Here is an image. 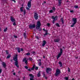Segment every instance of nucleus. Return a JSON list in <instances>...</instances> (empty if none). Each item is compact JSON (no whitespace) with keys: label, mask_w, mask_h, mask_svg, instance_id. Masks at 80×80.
I'll use <instances>...</instances> for the list:
<instances>
[{"label":"nucleus","mask_w":80,"mask_h":80,"mask_svg":"<svg viewBox=\"0 0 80 80\" xmlns=\"http://www.w3.org/2000/svg\"><path fill=\"white\" fill-rule=\"evenodd\" d=\"M30 55V53L29 52H28L26 53L27 55Z\"/></svg>","instance_id":"c9c22d12"},{"label":"nucleus","mask_w":80,"mask_h":80,"mask_svg":"<svg viewBox=\"0 0 80 80\" xmlns=\"http://www.w3.org/2000/svg\"><path fill=\"white\" fill-rule=\"evenodd\" d=\"M32 68H33L35 69V66L33 65Z\"/></svg>","instance_id":"8fccbe9b"},{"label":"nucleus","mask_w":80,"mask_h":80,"mask_svg":"<svg viewBox=\"0 0 80 80\" xmlns=\"http://www.w3.org/2000/svg\"><path fill=\"white\" fill-rule=\"evenodd\" d=\"M36 38L38 40H39V38H38V36H36Z\"/></svg>","instance_id":"a18cd8bd"},{"label":"nucleus","mask_w":80,"mask_h":80,"mask_svg":"<svg viewBox=\"0 0 80 80\" xmlns=\"http://www.w3.org/2000/svg\"><path fill=\"white\" fill-rule=\"evenodd\" d=\"M35 28V24H30L29 26V28L30 29H32Z\"/></svg>","instance_id":"0eeeda50"},{"label":"nucleus","mask_w":80,"mask_h":80,"mask_svg":"<svg viewBox=\"0 0 80 80\" xmlns=\"http://www.w3.org/2000/svg\"><path fill=\"white\" fill-rule=\"evenodd\" d=\"M34 19L36 20L38 19V13H37L35 12L34 13Z\"/></svg>","instance_id":"423d86ee"},{"label":"nucleus","mask_w":80,"mask_h":80,"mask_svg":"<svg viewBox=\"0 0 80 80\" xmlns=\"http://www.w3.org/2000/svg\"><path fill=\"white\" fill-rule=\"evenodd\" d=\"M29 59L30 61H32V60H33V58H29Z\"/></svg>","instance_id":"cd10ccee"},{"label":"nucleus","mask_w":80,"mask_h":80,"mask_svg":"<svg viewBox=\"0 0 80 80\" xmlns=\"http://www.w3.org/2000/svg\"><path fill=\"white\" fill-rule=\"evenodd\" d=\"M21 51H22V52H23V48H21Z\"/></svg>","instance_id":"6e6d98bb"},{"label":"nucleus","mask_w":80,"mask_h":80,"mask_svg":"<svg viewBox=\"0 0 80 80\" xmlns=\"http://www.w3.org/2000/svg\"><path fill=\"white\" fill-rule=\"evenodd\" d=\"M29 76L30 77V80H34L33 78H34V76L32 75V74H29Z\"/></svg>","instance_id":"1a4fd4ad"},{"label":"nucleus","mask_w":80,"mask_h":80,"mask_svg":"<svg viewBox=\"0 0 80 80\" xmlns=\"http://www.w3.org/2000/svg\"><path fill=\"white\" fill-rule=\"evenodd\" d=\"M59 65H60V67H62V62H59Z\"/></svg>","instance_id":"412c9836"},{"label":"nucleus","mask_w":80,"mask_h":80,"mask_svg":"<svg viewBox=\"0 0 80 80\" xmlns=\"http://www.w3.org/2000/svg\"><path fill=\"white\" fill-rule=\"evenodd\" d=\"M10 57H11V56L10 55H8L7 56V59L10 58Z\"/></svg>","instance_id":"bb28decb"},{"label":"nucleus","mask_w":80,"mask_h":80,"mask_svg":"<svg viewBox=\"0 0 80 80\" xmlns=\"http://www.w3.org/2000/svg\"><path fill=\"white\" fill-rule=\"evenodd\" d=\"M44 78H45L46 80H47V77H46V76Z\"/></svg>","instance_id":"13d9d810"},{"label":"nucleus","mask_w":80,"mask_h":80,"mask_svg":"<svg viewBox=\"0 0 80 80\" xmlns=\"http://www.w3.org/2000/svg\"><path fill=\"white\" fill-rule=\"evenodd\" d=\"M68 72H70V68H68Z\"/></svg>","instance_id":"09e8293b"},{"label":"nucleus","mask_w":80,"mask_h":80,"mask_svg":"<svg viewBox=\"0 0 80 80\" xmlns=\"http://www.w3.org/2000/svg\"><path fill=\"white\" fill-rule=\"evenodd\" d=\"M26 9H27V10H30V9L28 7L26 8Z\"/></svg>","instance_id":"bf43d9fd"},{"label":"nucleus","mask_w":80,"mask_h":80,"mask_svg":"<svg viewBox=\"0 0 80 80\" xmlns=\"http://www.w3.org/2000/svg\"><path fill=\"white\" fill-rule=\"evenodd\" d=\"M60 52L58 54V55L57 57V59L58 60L59 58H60V56L62 55V54L63 53V49L62 48H60Z\"/></svg>","instance_id":"20e7f679"},{"label":"nucleus","mask_w":80,"mask_h":80,"mask_svg":"<svg viewBox=\"0 0 80 80\" xmlns=\"http://www.w3.org/2000/svg\"><path fill=\"white\" fill-rule=\"evenodd\" d=\"M11 20L12 22H16L15 19H14V18L12 17H11Z\"/></svg>","instance_id":"ddd939ff"},{"label":"nucleus","mask_w":80,"mask_h":80,"mask_svg":"<svg viewBox=\"0 0 80 80\" xmlns=\"http://www.w3.org/2000/svg\"><path fill=\"white\" fill-rule=\"evenodd\" d=\"M74 8H78V6H77V5H75L74 6Z\"/></svg>","instance_id":"2f4dec72"},{"label":"nucleus","mask_w":80,"mask_h":80,"mask_svg":"<svg viewBox=\"0 0 80 80\" xmlns=\"http://www.w3.org/2000/svg\"><path fill=\"white\" fill-rule=\"evenodd\" d=\"M14 38H18V37H17V36H15V35H14Z\"/></svg>","instance_id":"49530a36"},{"label":"nucleus","mask_w":80,"mask_h":80,"mask_svg":"<svg viewBox=\"0 0 80 80\" xmlns=\"http://www.w3.org/2000/svg\"><path fill=\"white\" fill-rule=\"evenodd\" d=\"M52 71V69L50 68H47L46 69V72L47 73H49L50 72Z\"/></svg>","instance_id":"6e6552de"},{"label":"nucleus","mask_w":80,"mask_h":80,"mask_svg":"<svg viewBox=\"0 0 80 80\" xmlns=\"http://www.w3.org/2000/svg\"><path fill=\"white\" fill-rule=\"evenodd\" d=\"M12 72H14V70H12Z\"/></svg>","instance_id":"338daca9"},{"label":"nucleus","mask_w":80,"mask_h":80,"mask_svg":"<svg viewBox=\"0 0 80 80\" xmlns=\"http://www.w3.org/2000/svg\"><path fill=\"white\" fill-rule=\"evenodd\" d=\"M30 1H29L28 3V8H30L31 7V3L32 0H30Z\"/></svg>","instance_id":"9d476101"},{"label":"nucleus","mask_w":80,"mask_h":80,"mask_svg":"<svg viewBox=\"0 0 80 80\" xmlns=\"http://www.w3.org/2000/svg\"><path fill=\"white\" fill-rule=\"evenodd\" d=\"M72 21H73L74 22L73 23H74V24H76L77 20V18H73Z\"/></svg>","instance_id":"f8f14e48"},{"label":"nucleus","mask_w":80,"mask_h":80,"mask_svg":"<svg viewBox=\"0 0 80 80\" xmlns=\"http://www.w3.org/2000/svg\"><path fill=\"white\" fill-rule=\"evenodd\" d=\"M24 7H22L20 8V10L21 12H22L23 11V8H24Z\"/></svg>","instance_id":"f3484780"},{"label":"nucleus","mask_w":80,"mask_h":80,"mask_svg":"<svg viewBox=\"0 0 80 80\" xmlns=\"http://www.w3.org/2000/svg\"><path fill=\"white\" fill-rule=\"evenodd\" d=\"M42 28H39V31L40 32V31H42Z\"/></svg>","instance_id":"de8ad7c7"},{"label":"nucleus","mask_w":80,"mask_h":80,"mask_svg":"<svg viewBox=\"0 0 80 80\" xmlns=\"http://www.w3.org/2000/svg\"><path fill=\"white\" fill-rule=\"evenodd\" d=\"M34 69L33 68H31V70H34Z\"/></svg>","instance_id":"603ef678"},{"label":"nucleus","mask_w":80,"mask_h":80,"mask_svg":"<svg viewBox=\"0 0 80 80\" xmlns=\"http://www.w3.org/2000/svg\"><path fill=\"white\" fill-rule=\"evenodd\" d=\"M8 29V28H6L4 30V32H6L7 31Z\"/></svg>","instance_id":"b1692460"},{"label":"nucleus","mask_w":80,"mask_h":80,"mask_svg":"<svg viewBox=\"0 0 80 80\" xmlns=\"http://www.w3.org/2000/svg\"><path fill=\"white\" fill-rule=\"evenodd\" d=\"M41 75L40 74V72H39L38 74V77H40Z\"/></svg>","instance_id":"aec40b11"},{"label":"nucleus","mask_w":80,"mask_h":80,"mask_svg":"<svg viewBox=\"0 0 80 80\" xmlns=\"http://www.w3.org/2000/svg\"><path fill=\"white\" fill-rule=\"evenodd\" d=\"M58 6H60L62 3V0H58Z\"/></svg>","instance_id":"2eb2a0df"},{"label":"nucleus","mask_w":80,"mask_h":80,"mask_svg":"<svg viewBox=\"0 0 80 80\" xmlns=\"http://www.w3.org/2000/svg\"><path fill=\"white\" fill-rule=\"evenodd\" d=\"M13 23L12 24L14 26H15V25H16V22H13Z\"/></svg>","instance_id":"72a5a7b5"},{"label":"nucleus","mask_w":80,"mask_h":80,"mask_svg":"<svg viewBox=\"0 0 80 80\" xmlns=\"http://www.w3.org/2000/svg\"><path fill=\"white\" fill-rule=\"evenodd\" d=\"M2 69H0V73H2Z\"/></svg>","instance_id":"5fc2aeb1"},{"label":"nucleus","mask_w":80,"mask_h":80,"mask_svg":"<svg viewBox=\"0 0 80 80\" xmlns=\"http://www.w3.org/2000/svg\"><path fill=\"white\" fill-rule=\"evenodd\" d=\"M32 54H35V52L32 51Z\"/></svg>","instance_id":"4c0bfd02"},{"label":"nucleus","mask_w":80,"mask_h":80,"mask_svg":"<svg viewBox=\"0 0 80 80\" xmlns=\"http://www.w3.org/2000/svg\"><path fill=\"white\" fill-rule=\"evenodd\" d=\"M28 70L29 71V72H31V69H28Z\"/></svg>","instance_id":"864d4df0"},{"label":"nucleus","mask_w":80,"mask_h":80,"mask_svg":"<svg viewBox=\"0 0 80 80\" xmlns=\"http://www.w3.org/2000/svg\"><path fill=\"white\" fill-rule=\"evenodd\" d=\"M27 60V58H25L24 59H23L22 60V62H25Z\"/></svg>","instance_id":"393cba45"},{"label":"nucleus","mask_w":80,"mask_h":80,"mask_svg":"<svg viewBox=\"0 0 80 80\" xmlns=\"http://www.w3.org/2000/svg\"><path fill=\"white\" fill-rule=\"evenodd\" d=\"M64 79L66 80H68V77H65L64 78Z\"/></svg>","instance_id":"c756f323"},{"label":"nucleus","mask_w":80,"mask_h":80,"mask_svg":"<svg viewBox=\"0 0 80 80\" xmlns=\"http://www.w3.org/2000/svg\"><path fill=\"white\" fill-rule=\"evenodd\" d=\"M26 35V33L25 32H24L23 36L25 39H26V38H27V36Z\"/></svg>","instance_id":"a211bd4d"},{"label":"nucleus","mask_w":80,"mask_h":80,"mask_svg":"<svg viewBox=\"0 0 80 80\" xmlns=\"http://www.w3.org/2000/svg\"><path fill=\"white\" fill-rule=\"evenodd\" d=\"M13 1V2L14 3H16V0H14V1Z\"/></svg>","instance_id":"052dcab7"},{"label":"nucleus","mask_w":80,"mask_h":80,"mask_svg":"<svg viewBox=\"0 0 80 80\" xmlns=\"http://www.w3.org/2000/svg\"><path fill=\"white\" fill-rule=\"evenodd\" d=\"M25 68H26V69H28V67L27 66H25Z\"/></svg>","instance_id":"37998d69"},{"label":"nucleus","mask_w":80,"mask_h":80,"mask_svg":"<svg viewBox=\"0 0 80 80\" xmlns=\"http://www.w3.org/2000/svg\"><path fill=\"white\" fill-rule=\"evenodd\" d=\"M48 35V33L47 32H46L44 34V35Z\"/></svg>","instance_id":"79ce46f5"},{"label":"nucleus","mask_w":80,"mask_h":80,"mask_svg":"<svg viewBox=\"0 0 80 80\" xmlns=\"http://www.w3.org/2000/svg\"><path fill=\"white\" fill-rule=\"evenodd\" d=\"M43 58H45V56H43Z\"/></svg>","instance_id":"0e129e2a"},{"label":"nucleus","mask_w":80,"mask_h":80,"mask_svg":"<svg viewBox=\"0 0 80 80\" xmlns=\"http://www.w3.org/2000/svg\"><path fill=\"white\" fill-rule=\"evenodd\" d=\"M2 65L3 66L4 68H5V67H6V66H7L6 63H5L4 62H2Z\"/></svg>","instance_id":"dca6fc26"},{"label":"nucleus","mask_w":80,"mask_h":80,"mask_svg":"<svg viewBox=\"0 0 80 80\" xmlns=\"http://www.w3.org/2000/svg\"><path fill=\"white\" fill-rule=\"evenodd\" d=\"M13 75H16V73H15V72H14L13 73Z\"/></svg>","instance_id":"4d7b16f0"},{"label":"nucleus","mask_w":80,"mask_h":80,"mask_svg":"<svg viewBox=\"0 0 80 80\" xmlns=\"http://www.w3.org/2000/svg\"><path fill=\"white\" fill-rule=\"evenodd\" d=\"M45 74H43V77H45Z\"/></svg>","instance_id":"3c124183"},{"label":"nucleus","mask_w":80,"mask_h":80,"mask_svg":"<svg viewBox=\"0 0 80 80\" xmlns=\"http://www.w3.org/2000/svg\"><path fill=\"white\" fill-rule=\"evenodd\" d=\"M18 49V53L20 52V48H17Z\"/></svg>","instance_id":"4be33fe9"},{"label":"nucleus","mask_w":80,"mask_h":80,"mask_svg":"<svg viewBox=\"0 0 80 80\" xmlns=\"http://www.w3.org/2000/svg\"><path fill=\"white\" fill-rule=\"evenodd\" d=\"M53 12V10H51L49 11V13H52Z\"/></svg>","instance_id":"e433bc0d"},{"label":"nucleus","mask_w":80,"mask_h":80,"mask_svg":"<svg viewBox=\"0 0 80 80\" xmlns=\"http://www.w3.org/2000/svg\"><path fill=\"white\" fill-rule=\"evenodd\" d=\"M74 25H75V24H74V23H73L72 24V25H71V26H70V27H74Z\"/></svg>","instance_id":"c85d7f7f"},{"label":"nucleus","mask_w":80,"mask_h":80,"mask_svg":"<svg viewBox=\"0 0 80 80\" xmlns=\"http://www.w3.org/2000/svg\"><path fill=\"white\" fill-rule=\"evenodd\" d=\"M6 52L7 55H8V51L6 50Z\"/></svg>","instance_id":"a19ab883"},{"label":"nucleus","mask_w":80,"mask_h":80,"mask_svg":"<svg viewBox=\"0 0 80 80\" xmlns=\"http://www.w3.org/2000/svg\"><path fill=\"white\" fill-rule=\"evenodd\" d=\"M43 30L44 31H45V28H43Z\"/></svg>","instance_id":"69168bd1"},{"label":"nucleus","mask_w":80,"mask_h":80,"mask_svg":"<svg viewBox=\"0 0 80 80\" xmlns=\"http://www.w3.org/2000/svg\"><path fill=\"white\" fill-rule=\"evenodd\" d=\"M26 14V11H25V9L24 10V15H25Z\"/></svg>","instance_id":"f704fd0d"},{"label":"nucleus","mask_w":80,"mask_h":80,"mask_svg":"<svg viewBox=\"0 0 80 80\" xmlns=\"http://www.w3.org/2000/svg\"><path fill=\"white\" fill-rule=\"evenodd\" d=\"M61 73V72H60V70H59V69H58L56 70V72L55 74L56 76H58L59 74H60Z\"/></svg>","instance_id":"39448f33"},{"label":"nucleus","mask_w":80,"mask_h":80,"mask_svg":"<svg viewBox=\"0 0 80 80\" xmlns=\"http://www.w3.org/2000/svg\"><path fill=\"white\" fill-rule=\"evenodd\" d=\"M60 40V38H57L56 39H55L54 40V42H55V43H58Z\"/></svg>","instance_id":"9b49d317"},{"label":"nucleus","mask_w":80,"mask_h":80,"mask_svg":"<svg viewBox=\"0 0 80 80\" xmlns=\"http://www.w3.org/2000/svg\"><path fill=\"white\" fill-rule=\"evenodd\" d=\"M38 65L40 66H41V65H42V62H39V63L38 64Z\"/></svg>","instance_id":"473e14b6"},{"label":"nucleus","mask_w":80,"mask_h":80,"mask_svg":"<svg viewBox=\"0 0 80 80\" xmlns=\"http://www.w3.org/2000/svg\"><path fill=\"white\" fill-rule=\"evenodd\" d=\"M60 20H61V22H62V24L64 23V21H63V18H62L61 19H60Z\"/></svg>","instance_id":"6ab92c4d"},{"label":"nucleus","mask_w":80,"mask_h":80,"mask_svg":"<svg viewBox=\"0 0 80 80\" xmlns=\"http://www.w3.org/2000/svg\"><path fill=\"white\" fill-rule=\"evenodd\" d=\"M75 80V79H74V78H73L71 80Z\"/></svg>","instance_id":"774afa93"},{"label":"nucleus","mask_w":80,"mask_h":80,"mask_svg":"<svg viewBox=\"0 0 80 80\" xmlns=\"http://www.w3.org/2000/svg\"><path fill=\"white\" fill-rule=\"evenodd\" d=\"M25 63L26 64V65H27L28 63V61L27 60H26V61L25 62Z\"/></svg>","instance_id":"7c9ffc66"},{"label":"nucleus","mask_w":80,"mask_h":80,"mask_svg":"<svg viewBox=\"0 0 80 80\" xmlns=\"http://www.w3.org/2000/svg\"><path fill=\"white\" fill-rule=\"evenodd\" d=\"M44 3H46V1H44Z\"/></svg>","instance_id":"e2e57ef3"},{"label":"nucleus","mask_w":80,"mask_h":80,"mask_svg":"<svg viewBox=\"0 0 80 80\" xmlns=\"http://www.w3.org/2000/svg\"><path fill=\"white\" fill-rule=\"evenodd\" d=\"M20 72H21L20 71H19V72H18V73H20Z\"/></svg>","instance_id":"680f3d73"},{"label":"nucleus","mask_w":80,"mask_h":80,"mask_svg":"<svg viewBox=\"0 0 80 80\" xmlns=\"http://www.w3.org/2000/svg\"><path fill=\"white\" fill-rule=\"evenodd\" d=\"M56 25L57 27H60V25L58 23H56Z\"/></svg>","instance_id":"a878e982"},{"label":"nucleus","mask_w":80,"mask_h":80,"mask_svg":"<svg viewBox=\"0 0 80 80\" xmlns=\"http://www.w3.org/2000/svg\"><path fill=\"white\" fill-rule=\"evenodd\" d=\"M43 44H42V47H44L45 45H46V43H47V42H46V41L45 40H44L43 41Z\"/></svg>","instance_id":"4468645a"},{"label":"nucleus","mask_w":80,"mask_h":80,"mask_svg":"<svg viewBox=\"0 0 80 80\" xmlns=\"http://www.w3.org/2000/svg\"><path fill=\"white\" fill-rule=\"evenodd\" d=\"M42 25L41 22L40 21H38L37 22V24L36 26V28L37 30H38L40 27V26Z\"/></svg>","instance_id":"f03ea898"},{"label":"nucleus","mask_w":80,"mask_h":80,"mask_svg":"<svg viewBox=\"0 0 80 80\" xmlns=\"http://www.w3.org/2000/svg\"><path fill=\"white\" fill-rule=\"evenodd\" d=\"M13 60L14 61V64L15 66L18 68L19 65H18V55L16 54L14 57H13Z\"/></svg>","instance_id":"f257e3e1"},{"label":"nucleus","mask_w":80,"mask_h":80,"mask_svg":"<svg viewBox=\"0 0 80 80\" xmlns=\"http://www.w3.org/2000/svg\"><path fill=\"white\" fill-rule=\"evenodd\" d=\"M73 10H71L70 11V12H71V13H73Z\"/></svg>","instance_id":"c03bdc74"},{"label":"nucleus","mask_w":80,"mask_h":80,"mask_svg":"<svg viewBox=\"0 0 80 80\" xmlns=\"http://www.w3.org/2000/svg\"><path fill=\"white\" fill-rule=\"evenodd\" d=\"M48 27H50V24L48 23L47 24Z\"/></svg>","instance_id":"58836bf2"},{"label":"nucleus","mask_w":80,"mask_h":80,"mask_svg":"<svg viewBox=\"0 0 80 80\" xmlns=\"http://www.w3.org/2000/svg\"><path fill=\"white\" fill-rule=\"evenodd\" d=\"M38 68V67H36L35 68V69H36V70H37Z\"/></svg>","instance_id":"ea45409f"},{"label":"nucleus","mask_w":80,"mask_h":80,"mask_svg":"<svg viewBox=\"0 0 80 80\" xmlns=\"http://www.w3.org/2000/svg\"><path fill=\"white\" fill-rule=\"evenodd\" d=\"M52 19H53L52 20V23L54 24L55 23V21H56V20H57V19L58 18V16H56L55 17L54 16H52Z\"/></svg>","instance_id":"7ed1b4c3"},{"label":"nucleus","mask_w":80,"mask_h":80,"mask_svg":"<svg viewBox=\"0 0 80 80\" xmlns=\"http://www.w3.org/2000/svg\"><path fill=\"white\" fill-rule=\"evenodd\" d=\"M52 10L53 11H54V12H55L56 10V8H55V7H53L52 8Z\"/></svg>","instance_id":"5701e85b"}]
</instances>
